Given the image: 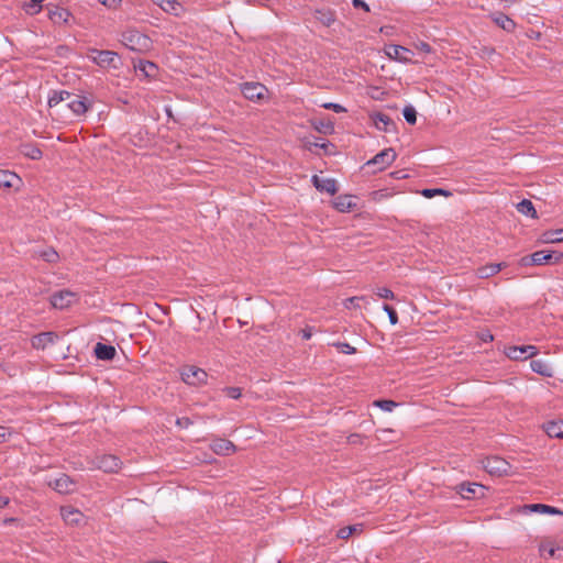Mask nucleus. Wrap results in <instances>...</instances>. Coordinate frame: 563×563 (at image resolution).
Wrapping results in <instances>:
<instances>
[{
  "instance_id": "nucleus-17",
  "label": "nucleus",
  "mask_w": 563,
  "mask_h": 563,
  "mask_svg": "<svg viewBox=\"0 0 563 563\" xmlns=\"http://www.w3.org/2000/svg\"><path fill=\"white\" fill-rule=\"evenodd\" d=\"M523 512H538L544 515H563V511L556 507L544 504H530L523 506Z\"/></svg>"
},
{
  "instance_id": "nucleus-57",
  "label": "nucleus",
  "mask_w": 563,
  "mask_h": 563,
  "mask_svg": "<svg viewBox=\"0 0 563 563\" xmlns=\"http://www.w3.org/2000/svg\"><path fill=\"white\" fill-rule=\"evenodd\" d=\"M393 175H394V176H395V178H397V179H400V178H404V177H405V176L402 175V172H401V170H400V172H396V173H394Z\"/></svg>"
},
{
  "instance_id": "nucleus-58",
  "label": "nucleus",
  "mask_w": 563,
  "mask_h": 563,
  "mask_svg": "<svg viewBox=\"0 0 563 563\" xmlns=\"http://www.w3.org/2000/svg\"><path fill=\"white\" fill-rule=\"evenodd\" d=\"M31 1H32L33 3H35V4H40V3L44 2L45 0H31Z\"/></svg>"
},
{
  "instance_id": "nucleus-10",
  "label": "nucleus",
  "mask_w": 563,
  "mask_h": 563,
  "mask_svg": "<svg viewBox=\"0 0 563 563\" xmlns=\"http://www.w3.org/2000/svg\"><path fill=\"white\" fill-rule=\"evenodd\" d=\"M241 90L243 96L251 101L263 99L267 92L266 87L260 82H245Z\"/></svg>"
},
{
  "instance_id": "nucleus-2",
  "label": "nucleus",
  "mask_w": 563,
  "mask_h": 563,
  "mask_svg": "<svg viewBox=\"0 0 563 563\" xmlns=\"http://www.w3.org/2000/svg\"><path fill=\"white\" fill-rule=\"evenodd\" d=\"M88 58L101 68L118 70L122 67L121 57L113 51L90 48Z\"/></svg>"
},
{
  "instance_id": "nucleus-37",
  "label": "nucleus",
  "mask_w": 563,
  "mask_h": 563,
  "mask_svg": "<svg viewBox=\"0 0 563 563\" xmlns=\"http://www.w3.org/2000/svg\"><path fill=\"white\" fill-rule=\"evenodd\" d=\"M357 531H362L361 525L346 526L339 529L336 537L340 539H347Z\"/></svg>"
},
{
  "instance_id": "nucleus-1",
  "label": "nucleus",
  "mask_w": 563,
  "mask_h": 563,
  "mask_svg": "<svg viewBox=\"0 0 563 563\" xmlns=\"http://www.w3.org/2000/svg\"><path fill=\"white\" fill-rule=\"evenodd\" d=\"M121 43L129 49L137 53H146L152 46V40L137 30H126L121 34Z\"/></svg>"
},
{
  "instance_id": "nucleus-55",
  "label": "nucleus",
  "mask_w": 563,
  "mask_h": 563,
  "mask_svg": "<svg viewBox=\"0 0 563 563\" xmlns=\"http://www.w3.org/2000/svg\"><path fill=\"white\" fill-rule=\"evenodd\" d=\"M5 435H7V428L0 426V442H2L4 440Z\"/></svg>"
},
{
  "instance_id": "nucleus-35",
  "label": "nucleus",
  "mask_w": 563,
  "mask_h": 563,
  "mask_svg": "<svg viewBox=\"0 0 563 563\" xmlns=\"http://www.w3.org/2000/svg\"><path fill=\"white\" fill-rule=\"evenodd\" d=\"M21 153L31 159H40L43 155L42 151L37 146L31 144H23L21 146Z\"/></svg>"
},
{
  "instance_id": "nucleus-44",
  "label": "nucleus",
  "mask_w": 563,
  "mask_h": 563,
  "mask_svg": "<svg viewBox=\"0 0 563 563\" xmlns=\"http://www.w3.org/2000/svg\"><path fill=\"white\" fill-rule=\"evenodd\" d=\"M383 309H384V311L387 312L390 323L396 324L398 322V314H397L396 310L387 303H385L383 306Z\"/></svg>"
},
{
  "instance_id": "nucleus-15",
  "label": "nucleus",
  "mask_w": 563,
  "mask_h": 563,
  "mask_svg": "<svg viewBox=\"0 0 563 563\" xmlns=\"http://www.w3.org/2000/svg\"><path fill=\"white\" fill-rule=\"evenodd\" d=\"M48 486L59 494H69L73 492L74 482L68 475L63 474L60 477L49 481Z\"/></svg>"
},
{
  "instance_id": "nucleus-30",
  "label": "nucleus",
  "mask_w": 563,
  "mask_h": 563,
  "mask_svg": "<svg viewBox=\"0 0 563 563\" xmlns=\"http://www.w3.org/2000/svg\"><path fill=\"white\" fill-rule=\"evenodd\" d=\"M71 97H73V93H70L66 90L53 91V93L48 97V106L51 108L55 107L63 101H69V99Z\"/></svg>"
},
{
  "instance_id": "nucleus-32",
  "label": "nucleus",
  "mask_w": 563,
  "mask_h": 563,
  "mask_svg": "<svg viewBox=\"0 0 563 563\" xmlns=\"http://www.w3.org/2000/svg\"><path fill=\"white\" fill-rule=\"evenodd\" d=\"M373 119H374L375 126L378 130H383L385 132H388L389 125L394 124L393 120L387 114H384L380 112L376 113Z\"/></svg>"
},
{
  "instance_id": "nucleus-41",
  "label": "nucleus",
  "mask_w": 563,
  "mask_h": 563,
  "mask_svg": "<svg viewBox=\"0 0 563 563\" xmlns=\"http://www.w3.org/2000/svg\"><path fill=\"white\" fill-rule=\"evenodd\" d=\"M402 114H404L405 120L409 124H415L416 123V121H417V111H416V109L412 106L405 107V109L402 111Z\"/></svg>"
},
{
  "instance_id": "nucleus-45",
  "label": "nucleus",
  "mask_w": 563,
  "mask_h": 563,
  "mask_svg": "<svg viewBox=\"0 0 563 563\" xmlns=\"http://www.w3.org/2000/svg\"><path fill=\"white\" fill-rule=\"evenodd\" d=\"M376 295L383 299H394V292L387 287L377 288Z\"/></svg>"
},
{
  "instance_id": "nucleus-12",
  "label": "nucleus",
  "mask_w": 563,
  "mask_h": 563,
  "mask_svg": "<svg viewBox=\"0 0 563 563\" xmlns=\"http://www.w3.org/2000/svg\"><path fill=\"white\" fill-rule=\"evenodd\" d=\"M58 340V335L55 332H42L34 335L31 340V344L36 350H44L48 345L54 344Z\"/></svg>"
},
{
  "instance_id": "nucleus-22",
  "label": "nucleus",
  "mask_w": 563,
  "mask_h": 563,
  "mask_svg": "<svg viewBox=\"0 0 563 563\" xmlns=\"http://www.w3.org/2000/svg\"><path fill=\"white\" fill-rule=\"evenodd\" d=\"M504 266H505L504 263L487 264V265L481 266L476 269V276L478 278L492 277V276L496 275L497 273H499Z\"/></svg>"
},
{
  "instance_id": "nucleus-31",
  "label": "nucleus",
  "mask_w": 563,
  "mask_h": 563,
  "mask_svg": "<svg viewBox=\"0 0 563 563\" xmlns=\"http://www.w3.org/2000/svg\"><path fill=\"white\" fill-rule=\"evenodd\" d=\"M530 367L537 374H540V375L547 376V377L552 376L550 366L541 360H532L530 363Z\"/></svg>"
},
{
  "instance_id": "nucleus-27",
  "label": "nucleus",
  "mask_w": 563,
  "mask_h": 563,
  "mask_svg": "<svg viewBox=\"0 0 563 563\" xmlns=\"http://www.w3.org/2000/svg\"><path fill=\"white\" fill-rule=\"evenodd\" d=\"M562 549L555 547L552 542H543L540 545V554L543 558H559L561 555Z\"/></svg>"
},
{
  "instance_id": "nucleus-48",
  "label": "nucleus",
  "mask_w": 563,
  "mask_h": 563,
  "mask_svg": "<svg viewBox=\"0 0 563 563\" xmlns=\"http://www.w3.org/2000/svg\"><path fill=\"white\" fill-rule=\"evenodd\" d=\"M352 4L355 9H361L365 12H369V5L363 0H352Z\"/></svg>"
},
{
  "instance_id": "nucleus-18",
  "label": "nucleus",
  "mask_w": 563,
  "mask_h": 563,
  "mask_svg": "<svg viewBox=\"0 0 563 563\" xmlns=\"http://www.w3.org/2000/svg\"><path fill=\"white\" fill-rule=\"evenodd\" d=\"M48 16L54 24L60 25L69 23L71 13L65 8L55 7L54 9L49 10Z\"/></svg>"
},
{
  "instance_id": "nucleus-43",
  "label": "nucleus",
  "mask_w": 563,
  "mask_h": 563,
  "mask_svg": "<svg viewBox=\"0 0 563 563\" xmlns=\"http://www.w3.org/2000/svg\"><path fill=\"white\" fill-rule=\"evenodd\" d=\"M331 146L330 143L328 142H322V143H318V142H309L307 144V148L310 151V152H313V153H317L316 152V148H321L323 150L325 153L328 152V147Z\"/></svg>"
},
{
  "instance_id": "nucleus-9",
  "label": "nucleus",
  "mask_w": 563,
  "mask_h": 563,
  "mask_svg": "<svg viewBox=\"0 0 563 563\" xmlns=\"http://www.w3.org/2000/svg\"><path fill=\"white\" fill-rule=\"evenodd\" d=\"M538 353V349L534 345H522V346H508L505 354L510 360L521 361L528 357H532Z\"/></svg>"
},
{
  "instance_id": "nucleus-7",
  "label": "nucleus",
  "mask_w": 563,
  "mask_h": 563,
  "mask_svg": "<svg viewBox=\"0 0 563 563\" xmlns=\"http://www.w3.org/2000/svg\"><path fill=\"white\" fill-rule=\"evenodd\" d=\"M77 301V294L64 289L52 295L51 303L56 309H66Z\"/></svg>"
},
{
  "instance_id": "nucleus-19",
  "label": "nucleus",
  "mask_w": 563,
  "mask_h": 563,
  "mask_svg": "<svg viewBox=\"0 0 563 563\" xmlns=\"http://www.w3.org/2000/svg\"><path fill=\"white\" fill-rule=\"evenodd\" d=\"M211 450L218 455H229L234 452V444L227 439H217L211 443Z\"/></svg>"
},
{
  "instance_id": "nucleus-53",
  "label": "nucleus",
  "mask_w": 563,
  "mask_h": 563,
  "mask_svg": "<svg viewBox=\"0 0 563 563\" xmlns=\"http://www.w3.org/2000/svg\"><path fill=\"white\" fill-rule=\"evenodd\" d=\"M501 3H504L505 8H508L512 4L519 3L521 0H499Z\"/></svg>"
},
{
  "instance_id": "nucleus-49",
  "label": "nucleus",
  "mask_w": 563,
  "mask_h": 563,
  "mask_svg": "<svg viewBox=\"0 0 563 563\" xmlns=\"http://www.w3.org/2000/svg\"><path fill=\"white\" fill-rule=\"evenodd\" d=\"M176 424L179 428L187 429L188 427H190L192 424V421L188 417H181V418H177Z\"/></svg>"
},
{
  "instance_id": "nucleus-33",
  "label": "nucleus",
  "mask_w": 563,
  "mask_h": 563,
  "mask_svg": "<svg viewBox=\"0 0 563 563\" xmlns=\"http://www.w3.org/2000/svg\"><path fill=\"white\" fill-rule=\"evenodd\" d=\"M495 23L505 31H512L515 29V22L504 13H498L494 18Z\"/></svg>"
},
{
  "instance_id": "nucleus-25",
  "label": "nucleus",
  "mask_w": 563,
  "mask_h": 563,
  "mask_svg": "<svg viewBox=\"0 0 563 563\" xmlns=\"http://www.w3.org/2000/svg\"><path fill=\"white\" fill-rule=\"evenodd\" d=\"M156 3L167 13L179 15L183 5L177 0H156Z\"/></svg>"
},
{
  "instance_id": "nucleus-42",
  "label": "nucleus",
  "mask_w": 563,
  "mask_h": 563,
  "mask_svg": "<svg viewBox=\"0 0 563 563\" xmlns=\"http://www.w3.org/2000/svg\"><path fill=\"white\" fill-rule=\"evenodd\" d=\"M332 345L334 347H336L338 351L343 354H355L356 353V349L345 342H334V343H332Z\"/></svg>"
},
{
  "instance_id": "nucleus-52",
  "label": "nucleus",
  "mask_w": 563,
  "mask_h": 563,
  "mask_svg": "<svg viewBox=\"0 0 563 563\" xmlns=\"http://www.w3.org/2000/svg\"><path fill=\"white\" fill-rule=\"evenodd\" d=\"M419 49L422 51V52H426V53H430L431 52L430 45L428 43H426V42H421L420 43Z\"/></svg>"
},
{
  "instance_id": "nucleus-34",
  "label": "nucleus",
  "mask_w": 563,
  "mask_h": 563,
  "mask_svg": "<svg viewBox=\"0 0 563 563\" xmlns=\"http://www.w3.org/2000/svg\"><path fill=\"white\" fill-rule=\"evenodd\" d=\"M517 210L525 214V216H529L531 218H537V211L534 209V206L533 203L528 200V199H523L521 200L518 205H517Z\"/></svg>"
},
{
  "instance_id": "nucleus-54",
  "label": "nucleus",
  "mask_w": 563,
  "mask_h": 563,
  "mask_svg": "<svg viewBox=\"0 0 563 563\" xmlns=\"http://www.w3.org/2000/svg\"><path fill=\"white\" fill-rule=\"evenodd\" d=\"M9 497L0 495V508H4L9 505Z\"/></svg>"
},
{
  "instance_id": "nucleus-3",
  "label": "nucleus",
  "mask_w": 563,
  "mask_h": 563,
  "mask_svg": "<svg viewBox=\"0 0 563 563\" xmlns=\"http://www.w3.org/2000/svg\"><path fill=\"white\" fill-rule=\"evenodd\" d=\"M90 464L92 468L104 473H117L122 466V461L113 454H98L91 460Z\"/></svg>"
},
{
  "instance_id": "nucleus-24",
  "label": "nucleus",
  "mask_w": 563,
  "mask_h": 563,
  "mask_svg": "<svg viewBox=\"0 0 563 563\" xmlns=\"http://www.w3.org/2000/svg\"><path fill=\"white\" fill-rule=\"evenodd\" d=\"M333 205L340 212L350 211L356 206L355 202H353L352 197L349 195H341L336 197Z\"/></svg>"
},
{
  "instance_id": "nucleus-11",
  "label": "nucleus",
  "mask_w": 563,
  "mask_h": 563,
  "mask_svg": "<svg viewBox=\"0 0 563 563\" xmlns=\"http://www.w3.org/2000/svg\"><path fill=\"white\" fill-rule=\"evenodd\" d=\"M385 53L390 59H395L400 63L411 62L412 52L401 45L390 44L386 46Z\"/></svg>"
},
{
  "instance_id": "nucleus-50",
  "label": "nucleus",
  "mask_w": 563,
  "mask_h": 563,
  "mask_svg": "<svg viewBox=\"0 0 563 563\" xmlns=\"http://www.w3.org/2000/svg\"><path fill=\"white\" fill-rule=\"evenodd\" d=\"M98 1L109 9L117 8L120 2V0H98Z\"/></svg>"
},
{
  "instance_id": "nucleus-21",
  "label": "nucleus",
  "mask_w": 563,
  "mask_h": 563,
  "mask_svg": "<svg viewBox=\"0 0 563 563\" xmlns=\"http://www.w3.org/2000/svg\"><path fill=\"white\" fill-rule=\"evenodd\" d=\"M313 16L324 26H330L335 21V12L331 9H317Z\"/></svg>"
},
{
  "instance_id": "nucleus-8",
  "label": "nucleus",
  "mask_w": 563,
  "mask_h": 563,
  "mask_svg": "<svg viewBox=\"0 0 563 563\" xmlns=\"http://www.w3.org/2000/svg\"><path fill=\"white\" fill-rule=\"evenodd\" d=\"M563 258V253L554 251H537L529 256L534 265L555 264Z\"/></svg>"
},
{
  "instance_id": "nucleus-51",
  "label": "nucleus",
  "mask_w": 563,
  "mask_h": 563,
  "mask_svg": "<svg viewBox=\"0 0 563 563\" xmlns=\"http://www.w3.org/2000/svg\"><path fill=\"white\" fill-rule=\"evenodd\" d=\"M301 336L303 340H309L312 336L311 328L301 330Z\"/></svg>"
},
{
  "instance_id": "nucleus-40",
  "label": "nucleus",
  "mask_w": 563,
  "mask_h": 563,
  "mask_svg": "<svg viewBox=\"0 0 563 563\" xmlns=\"http://www.w3.org/2000/svg\"><path fill=\"white\" fill-rule=\"evenodd\" d=\"M40 257L47 263H55L58 260V253L54 249H46L40 253Z\"/></svg>"
},
{
  "instance_id": "nucleus-6",
  "label": "nucleus",
  "mask_w": 563,
  "mask_h": 563,
  "mask_svg": "<svg viewBox=\"0 0 563 563\" xmlns=\"http://www.w3.org/2000/svg\"><path fill=\"white\" fill-rule=\"evenodd\" d=\"M208 374L202 368L186 366L181 371V379L192 386H199L207 382Z\"/></svg>"
},
{
  "instance_id": "nucleus-13",
  "label": "nucleus",
  "mask_w": 563,
  "mask_h": 563,
  "mask_svg": "<svg viewBox=\"0 0 563 563\" xmlns=\"http://www.w3.org/2000/svg\"><path fill=\"white\" fill-rule=\"evenodd\" d=\"M67 107L75 115H82L90 109L91 102H89L85 97L73 95L67 102Z\"/></svg>"
},
{
  "instance_id": "nucleus-29",
  "label": "nucleus",
  "mask_w": 563,
  "mask_h": 563,
  "mask_svg": "<svg viewBox=\"0 0 563 563\" xmlns=\"http://www.w3.org/2000/svg\"><path fill=\"white\" fill-rule=\"evenodd\" d=\"M483 486L478 485V484H461L459 486V493L461 494V496L465 499H472V498H475L476 496V492L478 489H482Z\"/></svg>"
},
{
  "instance_id": "nucleus-46",
  "label": "nucleus",
  "mask_w": 563,
  "mask_h": 563,
  "mask_svg": "<svg viewBox=\"0 0 563 563\" xmlns=\"http://www.w3.org/2000/svg\"><path fill=\"white\" fill-rule=\"evenodd\" d=\"M225 395L232 399H239L241 397V389L239 387H225L223 389Z\"/></svg>"
},
{
  "instance_id": "nucleus-14",
  "label": "nucleus",
  "mask_w": 563,
  "mask_h": 563,
  "mask_svg": "<svg viewBox=\"0 0 563 563\" xmlns=\"http://www.w3.org/2000/svg\"><path fill=\"white\" fill-rule=\"evenodd\" d=\"M311 181L319 191H324L330 195H335L338 191V184L333 178H320L319 176L313 175Z\"/></svg>"
},
{
  "instance_id": "nucleus-4",
  "label": "nucleus",
  "mask_w": 563,
  "mask_h": 563,
  "mask_svg": "<svg viewBox=\"0 0 563 563\" xmlns=\"http://www.w3.org/2000/svg\"><path fill=\"white\" fill-rule=\"evenodd\" d=\"M397 157V154L394 148L388 147L376 154L372 159H369L365 166L367 167H376L373 169L374 173L382 172L390 166Z\"/></svg>"
},
{
  "instance_id": "nucleus-56",
  "label": "nucleus",
  "mask_w": 563,
  "mask_h": 563,
  "mask_svg": "<svg viewBox=\"0 0 563 563\" xmlns=\"http://www.w3.org/2000/svg\"><path fill=\"white\" fill-rule=\"evenodd\" d=\"M361 300L360 297H352V298H349L347 301L353 305V306H357V302Z\"/></svg>"
},
{
  "instance_id": "nucleus-36",
  "label": "nucleus",
  "mask_w": 563,
  "mask_h": 563,
  "mask_svg": "<svg viewBox=\"0 0 563 563\" xmlns=\"http://www.w3.org/2000/svg\"><path fill=\"white\" fill-rule=\"evenodd\" d=\"M543 241L547 243L563 242V228L556 230H549L543 233Z\"/></svg>"
},
{
  "instance_id": "nucleus-20",
  "label": "nucleus",
  "mask_w": 563,
  "mask_h": 563,
  "mask_svg": "<svg viewBox=\"0 0 563 563\" xmlns=\"http://www.w3.org/2000/svg\"><path fill=\"white\" fill-rule=\"evenodd\" d=\"M115 349L112 345L97 343L95 346V354L98 360L110 361L115 356Z\"/></svg>"
},
{
  "instance_id": "nucleus-38",
  "label": "nucleus",
  "mask_w": 563,
  "mask_h": 563,
  "mask_svg": "<svg viewBox=\"0 0 563 563\" xmlns=\"http://www.w3.org/2000/svg\"><path fill=\"white\" fill-rule=\"evenodd\" d=\"M421 195L426 198H433L437 195H442L445 197L451 196L452 194L445 189L442 188H427L421 191Z\"/></svg>"
},
{
  "instance_id": "nucleus-28",
  "label": "nucleus",
  "mask_w": 563,
  "mask_h": 563,
  "mask_svg": "<svg viewBox=\"0 0 563 563\" xmlns=\"http://www.w3.org/2000/svg\"><path fill=\"white\" fill-rule=\"evenodd\" d=\"M18 180H20V178L15 173L0 169V187L11 188Z\"/></svg>"
},
{
  "instance_id": "nucleus-39",
  "label": "nucleus",
  "mask_w": 563,
  "mask_h": 563,
  "mask_svg": "<svg viewBox=\"0 0 563 563\" xmlns=\"http://www.w3.org/2000/svg\"><path fill=\"white\" fill-rule=\"evenodd\" d=\"M374 405L376 407H379L382 410L387 411V412L393 411L394 408L398 406L397 402H395L394 400H388V399L375 400Z\"/></svg>"
},
{
  "instance_id": "nucleus-16",
  "label": "nucleus",
  "mask_w": 563,
  "mask_h": 563,
  "mask_svg": "<svg viewBox=\"0 0 563 563\" xmlns=\"http://www.w3.org/2000/svg\"><path fill=\"white\" fill-rule=\"evenodd\" d=\"M60 516L64 519V521L68 525H79L84 517L80 510L73 508L70 506L60 507Z\"/></svg>"
},
{
  "instance_id": "nucleus-26",
  "label": "nucleus",
  "mask_w": 563,
  "mask_h": 563,
  "mask_svg": "<svg viewBox=\"0 0 563 563\" xmlns=\"http://www.w3.org/2000/svg\"><path fill=\"white\" fill-rule=\"evenodd\" d=\"M544 431L550 438H563V421H549L544 424Z\"/></svg>"
},
{
  "instance_id": "nucleus-47",
  "label": "nucleus",
  "mask_w": 563,
  "mask_h": 563,
  "mask_svg": "<svg viewBox=\"0 0 563 563\" xmlns=\"http://www.w3.org/2000/svg\"><path fill=\"white\" fill-rule=\"evenodd\" d=\"M322 108L328 109V110H332V111H334L336 113L345 112V108L343 106H341L339 103H333V102L323 103Z\"/></svg>"
},
{
  "instance_id": "nucleus-5",
  "label": "nucleus",
  "mask_w": 563,
  "mask_h": 563,
  "mask_svg": "<svg viewBox=\"0 0 563 563\" xmlns=\"http://www.w3.org/2000/svg\"><path fill=\"white\" fill-rule=\"evenodd\" d=\"M484 470L494 476H504L510 473V464L503 457L489 456L483 462Z\"/></svg>"
},
{
  "instance_id": "nucleus-23",
  "label": "nucleus",
  "mask_w": 563,
  "mask_h": 563,
  "mask_svg": "<svg viewBox=\"0 0 563 563\" xmlns=\"http://www.w3.org/2000/svg\"><path fill=\"white\" fill-rule=\"evenodd\" d=\"M134 68L136 71L142 73L146 78L155 77L157 73V66L150 60L140 59L139 63L134 65Z\"/></svg>"
}]
</instances>
